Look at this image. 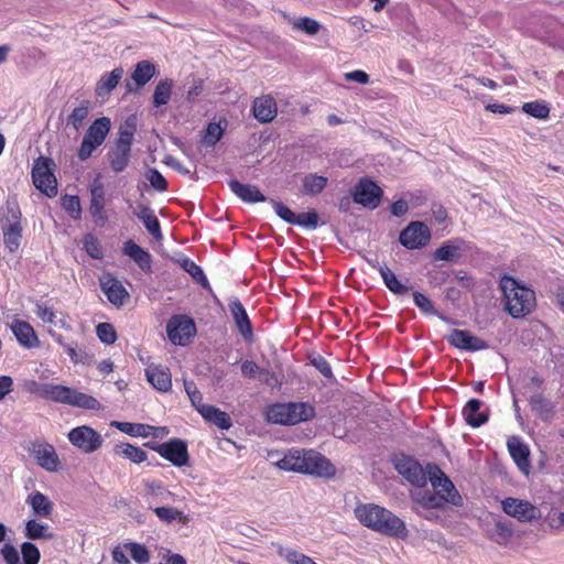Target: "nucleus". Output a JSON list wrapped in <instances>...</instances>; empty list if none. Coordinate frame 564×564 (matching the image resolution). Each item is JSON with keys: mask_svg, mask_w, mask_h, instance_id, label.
I'll use <instances>...</instances> for the list:
<instances>
[{"mask_svg": "<svg viewBox=\"0 0 564 564\" xmlns=\"http://www.w3.org/2000/svg\"><path fill=\"white\" fill-rule=\"evenodd\" d=\"M414 304L424 313H432L434 311V306L432 301L421 292L413 293Z\"/></svg>", "mask_w": 564, "mask_h": 564, "instance_id": "obj_62", "label": "nucleus"}, {"mask_svg": "<svg viewBox=\"0 0 564 564\" xmlns=\"http://www.w3.org/2000/svg\"><path fill=\"white\" fill-rule=\"evenodd\" d=\"M166 333L172 344L185 346L196 335V325L187 315H173L166 324Z\"/></svg>", "mask_w": 564, "mask_h": 564, "instance_id": "obj_11", "label": "nucleus"}, {"mask_svg": "<svg viewBox=\"0 0 564 564\" xmlns=\"http://www.w3.org/2000/svg\"><path fill=\"white\" fill-rule=\"evenodd\" d=\"M432 239L431 230L423 221H411L399 235V242L409 250L422 249Z\"/></svg>", "mask_w": 564, "mask_h": 564, "instance_id": "obj_12", "label": "nucleus"}, {"mask_svg": "<svg viewBox=\"0 0 564 564\" xmlns=\"http://www.w3.org/2000/svg\"><path fill=\"white\" fill-rule=\"evenodd\" d=\"M176 262L203 289L209 290V291L212 290L210 284L208 282V279L206 278V275L203 272L202 268L199 265H197L192 259H189L188 257L184 256V257L177 259Z\"/></svg>", "mask_w": 564, "mask_h": 564, "instance_id": "obj_36", "label": "nucleus"}, {"mask_svg": "<svg viewBox=\"0 0 564 564\" xmlns=\"http://www.w3.org/2000/svg\"><path fill=\"white\" fill-rule=\"evenodd\" d=\"M482 402L478 399H470L463 409V416L466 423L473 427H479L487 423L489 415L481 412Z\"/></svg>", "mask_w": 564, "mask_h": 564, "instance_id": "obj_31", "label": "nucleus"}, {"mask_svg": "<svg viewBox=\"0 0 564 564\" xmlns=\"http://www.w3.org/2000/svg\"><path fill=\"white\" fill-rule=\"evenodd\" d=\"M414 500L425 509H444L447 505L441 495L431 491L419 492Z\"/></svg>", "mask_w": 564, "mask_h": 564, "instance_id": "obj_43", "label": "nucleus"}, {"mask_svg": "<svg viewBox=\"0 0 564 564\" xmlns=\"http://www.w3.org/2000/svg\"><path fill=\"white\" fill-rule=\"evenodd\" d=\"M289 21L292 24L293 30L302 31L307 35H315L321 30L319 22L308 17L299 19L290 18Z\"/></svg>", "mask_w": 564, "mask_h": 564, "instance_id": "obj_46", "label": "nucleus"}, {"mask_svg": "<svg viewBox=\"0 0 564 564\" xmlns=\"http://www.w3.org/2000/svg\"><path fill=\"white\" fill-rule=\"evenodd\" d=\"M90 101L82 100L80 104L75 107L67 116V126H70L75 131L83 128L85 120L89 115Z\"/></svg>", "mask_w": 564, "mask_h": 564, "instance_id": "obj_39", "label": "nucleus"}, {"mask_svg": "<svg viewBox=\"0 0 564 564\" xmlns=\"http://www.w3.org/2000/svg\"><path fill=\"white\" fill-rule=\"evenodd\" d=\"M124 549L130 552L131 557L138 564H147L150 561V551L145 545L140 544L138 542H128L124 545Z\"/></svg>", "mask_w": 564, "mask_h": 564, "instance_id": "obj_48", "label": "nucleus"}, {"mask_svg": "<svg viewBox=\"0 0 564 564\" xmlns=\"http://www.w3.org/2000/svg\"><path fill=\"white\" fill-rule=\"evenodd\" d=\"M501 507L505 513L519 522H531L541 516L539 508L528 500L508 497L501 501Z\"/></svg>", "mask_w": 564, "mask_h": 564, "instance_id": "obj_15", "label": "nucleus"}, {"mask_svg": "<svg viewBox=\"0 0 564 564\" xmlns=\"http://www.w3.org/2000/svg\"><path fill=\"white\" fill-rule=\"evenodd\" d=\"M382 196V189L371 180L362 177L352 192V198L357 204L368 208L379 206Z\"/></svg>", "mask_w": 564, "mask_h": 564, "instance_id": "obj_16", "label": "nucleus"}, {"mask_svg": "<svg viewBox=\"0 0 564 564\" xmlns=\"http://www.w3.org/2000/svg\"><path fill=\"white\" fill-rule=\"evenodd\" d=\"M148 180L150 184L159 192H164L169 187L167 181L156 169H151L149 171Z\"/></svg>", "mask_w": 564, "mask_h": 564, "instance_id": "obj_61", "label": "nucleus"}, {"mask_svg": "<svg viewBox=\"0 0 564 564\" xmlns=\"http://www.w3.org/2000/svg\"><path fill=\"white\" fill-rule=\"evenodd\" d=\"M120 432L126 433L130 436H142L147 437L154 430V426L142 424V423H130V422H112Z\"/></svg>", "mask_w": 564, "mask_h": 564, "instance_id": "obj_42", "label": "nucleus"}, {"mask_svg": "<svg viewBox=\"0 0 564 564\" xmlns=\"http://www.w3.org/2000/svg\"><path fill=\"white\" fill-rule=\"evenodd\" d=\"M275 214L290 225H295L296 214L281 202L271 199Z\"/></svg>", "mask_w": 564, "mask_h": 564, "instance_id": "obj_57", "label": "nucleus"}, {"mask_svg": "<svg viewBox=\"0 0 564 564\" xmlns=\"http://www.w3.org/2000/svg\"><path fill=\"white\" fill-rule=\"evenodd\" d=\"M22 389L30 394L56 403L84 410L99 411L102 409L101 403L95 397L63 384L40 383L34 379H28L23 381Z\"/></svg>", "mask_w": 564, "mask_h": 564, "instance_id": "obj_1", "label": "nucleus"}, {"mask_svg": "<svg viewBox=\"0 0 564 564\" xmlns=\"http://www.w3.org/2000/svg\"><path fill=\"white\" fill-rule=\"evenodd\" d=\"M228 307L239 334L247 343H252L253 327L241 301L234 297L229 301Z\"/></svg>", "mask_w": 564, "mask_h": 564, "instance_id": "obj_19", "label": "nucleus"}, {"mask_svg": "<svg viewBox=\"0 0 564 564\" xmlns=\"http://www.w3.org/2000/svg\"><path fill=\"white\" fill-rule=\"evenodd\" d=\"M377 269L384 282V285L394 294L403 295L408 293L409 289L401 283L397 275L386 265L380 264L378 261L370 262Z\"/></svg>", "mask_w": 564, "mask_h": 564, "instance_id": "obj_33", "label": "nucleus"}, {"mask_svg": "<svg viewBox=\"0 0 564 564\" xmlns=\"http://www.w3.org/2000/svg\"><path fill=\"white\" fill-rule=\"evenodd\" d=\"M24 535L29 540H51L54 538V534L50 531L48 525L35 519L26 521Z\"/></svg>", "mask_w": 564, "mask_h": 564, "instance_id": "obj_37", "label": "nucleus"}, {"mask_svg": "<svg viewBox=\"0 0 564 564\" xmlns=\"http://www.w3.org/2000/svg\"><path fill=\"white\" fill-rule=\"evenodd\" d=\"M89 213L97 225L104 226L108 217L105 212V189L101 183L90 186Z\"/></svg>", "mask_w": 564, "mask_h": 564, "instance_id": "obj_22", "label": "nucleus"}, {"mask_svg": "<svg viewBox=\"0 0 564 564\" xmlns=\"http://www.w3.org/2000/svg\"><path fill=\"white\" fill-rule=\"evenodd\" d=\"M318 214L316 213V210L312 209L306 213L297 214L295 225L310 229H315L318 226Z\"/></svg>", "mask_w": 564, "mask_h": 564, "instance_id": "obj_56", "label": "nucleus"}, {"mask_svg": "<svg viewBox=\"0 0 564 564\" xmlns=\"http://www.w3.org/2000/svg\"><path fill=\"white\" fill-rule=\"evenodd\" d=\"M133 130L120 128L113 147L107 152V161L112 172H123L131 160Z\"/></svg>", "mask_w": 564, "mask_h": 564, "instance_id": "obj_7", "label": "nucleus"}, {"mask_svg": "<svg viewBox=\"0 0 564 564\" xmlns=\"http://www.w3.org/2000/svg\"><path fill=\"white\" fill-rule=\"evenodd\" d=\"M354 513L364 527L375 532L400 539L408 536V529L404 521L379 505L360 503L355 508Z\"/></svg>", "mask_w": 564, "mask_h": 564, "instance_id": "obj_2", "label": "nucleus"}, {"mask_svg": "<svg viewBox=\"0 0 564 564\" xmlns=\"http://www.w3.org/2000/svg\"><path fill=\"white\" fill-rule=\"evenodd\" d=\"M463 243L462 239L445 241L435 250L434 258L448 262L457 261L462 257L460 245Z\"/></svg>", "mask_w": 564, "mask_h": 564, "instance_id": "obj_35", "label": "nucleus"}, {"mask_svg": "<svg viewBox=\"0 0 564 564\" xmlns=\"http://www.w3.org/2000/svg\"><path fill=\"white\" fill-rule=\"evenodd\" d=\"M449 345L468 351H478L488 348V344L480 337L471 335L468 330L453 329L447 336Z\"/></svg>", "mask_w": 564, "mask_h": 564, "instance_id": "obj_21", "label": "nucleus"}, {"mask_svg": "<svg viewBox=\"0 0 564 564\" xmlns=\"http://www.w3.org/2000/svg\"><path fill=\"white\" fill-rule=\"evenodd\" d=\"M133 215L143 223L148 232L155 240H161L163 238L160 220L150 206L138 204L137 208L133 210Z\"/></svg>", "mask_w": 564, "mask_h": 564, "instance_id": "obj_25", "label": "nucleus"}, {"mask_svg": "<svg viewBox=\"0 0 564 564\" xmlns=\"http://www.w3.org/2000/svg\"><path fill=\"white\" fill-rule=\"evenodd\" d=\"M310 362L313 365L326 379H333V370L329 362L321 355L310 357Z\"/></svg>", "mask_w": 564, "mask_h": 564, "instance_id": "obj_59", "label": "nucleus"}, {"mask_svg": "<svg viewBox=\"0 0 564 564\" xmlns=\"http://www.w3.org/2000/svg\"><path fill=\"white\" fill-rule=\"evenodd\" d=\"M429 481L437 495H441L447 505L462 507L464 501L452 480L445 475L438 465L427 464Z\"/></svg>", "mask_w": 564, "mask_h": 564, "instance_id": "obj_8", "label": "nucleus"}, {"mask_svg": "<svg viewBox=\"0 0 564 564\" xmlns=\"http://www.w3.org/2000/svg\"><path fill=\"white\" fill-rule=\"evenodd\" d=\"M30 454L34 457L37 465L43 469L54 473L61 467L59 457L52 444L46 442H33Z\"/></svg>", "mask_w": 564, "mask_h": 564, "instance_id": "obj_18", "label": "nucleus"}, {"mask_svg": "<svg viewBox=\"0 0 564 564\" xmlns=\"http://www.w3.org/2000/svg\"><path fill=\"white\" fill-rule=\"evenodd\" d=\"M54 161L47 156L37 158L32 167L34 186L48 197L57 195V181L53 173Z\"/></svg>", "mask_w": 564, "mask_h": 564, "instance_id": "obj_9", "label": "nucleus"}, {"mask_svg": "<svg viewBox=\"0 0 564 564\" xmlns=\"http://www.w3.org/2000/svg\"><path fill=\"white\" fill-rule=\"evenodd\" d=\"M26 503L31 507L35 517L50 519L52 517L54 505L47 496L41 491H33L26 498Z\"/></svg>", "mask_w": 564, "mask_h": 564, "instance_id": "obj_30", "label": "nucleus"}, {"mask_svg": "<svg viewBox=\"0 0 564 564\" xmlns=\"http://www.w3.org/2000/svg\"><path fill=\"white\" fill-rule=\"evenodd\" d=\"M1 228L6 247L11 252L15 251L20 246L22 226H2Z\"/></svg>", "mask_w": 564, "mask_h": 564, "instance_id": "obj_47", "label": "nucleus"}, {"mask_svg": "<svg viewBox=\"0 0 564 564\" xmlns=\"http://www.w3.org/2000/svg\"><path fill=\"white\" fill-rule=\"evenodd\" d=\"M122 457L128 458L132 463L140 464L147 459V452L142 448L131 445L124 444L121 449L118 452Z\"/></svg>", "mask_w": 564, "mask_h": 564, "instance_id": "obj_53", "label": "nucleus"}, {"mask_svg": "<svg viewBox=\"0 0 564 564\" xmlns=\"http://www.w3.org/2000/svg\"><path fill=\"white\" fill-rule=\"evenodd\" d=\"M393 466L395 470L410 484L415 487L423 488L425 487L429 474L427 467L423 468V466L409 455H400L393 459Z\"/></svg>", "mask_w": 564, "mask_h": 564, "instance_id": "obj_10", "label": "nucleus"}, {"mask_svg": "<svg viewBox=\"0 0 564 564\" xmlns=\"http://www.w3.org/2000/svg\"><path fill=\"white\" fill-rule=\"evenodd\" d=\"M252 113L261 123L273 121L278 115V105L270 95L257 97L252 102Z\"/></svg>", "mask_w": 564, "mask_h": 564, "instance_id": "obj_23", "label": "nucleus"}, {"mask_svg": "<svg viewBox=\"0 0 564 564\" xmlns=\"http://www.w3.org/2000/svg\"><path fill=\"white\" fill-rule=\"evenodd\" d=\"M150 448L176 467L188 464L189 455L187 444L181 438H173L169 442L154 444L151 445Z\"/></svg>", "mask_w": 564, "mask_h": 564, "instance_id": "obj_13", "label": "nucleus"}, {"mask_svg": "<svg viewBox=\"0 0 564 564\" xmlns=\"http://www.w3.org/2000/svg\"><path fill=\"white\" fill-rule=\"evenodd\" d=\"M327 182V177L311 173L303 178V192L307 195H317L323 192Z\"/></svg>", "mask_w": 564, "mask_h": 564, "instance_id": "obj_44", "label": "nucleus"}, {"mask_svg": "<svg viewBox=\"0 0 564 564\" xmlns=\"http://www.w3.org/2000/svg\"><path fill=\"white\" fill-rule=\"evenodd\" d=\"M507 313L513 318H523L536 307L535 292L511 275L503 274L499 281Z\"/></svg>", "mask_w": 564, "mask_h": 564, "instance_id": "obj_4", "label": "nucleus"}, {"mask_svg": "<svg viewBox=\"0 0 564 564\" xmlns=\"http://www.w3.org/2000/svg\"><path fill=\"white\" fill-rule=\"evenodd\" d=\"M62 207L69 214V216L78 220L82 217L80 199L77 195H64L61 198Z\"/></svg>", "mask_w": 564, "mask_h": 564, "instance_id": "obj_50", "label": "nucleus"}, {"mask_svg": "<svg viewBox=\"0 0 564 564\" xmlns=\"http://www.w3.org/2000/svg\"><path fill=\"white\" fill-rule=\"evenodd\" d=\"M258 379L270 388H278L281 386V381L278 376L265 368L261 369L260 375H258Z\"/></svg>", "mask_w": 564, "mask_h": 564, "instance_id": "obj_63", "label": "nucleus"}, {"mask_svg": "<svg viewBox=\"0 0 564 564\" xmlns=\"http://www.w3.org/2000/svg\"><path fill=\"white\" fill-rule=\"evenodd\" d=\"M228 186L231 192L245 203L253 204L267 200V197L254 185L243 184L237 180H231L229 181Z\"/></svg>", "mask_w": 564, "mask_h": 564, "instance_id": "obj_26", "label": "nucleus"}, {"mask_svg": "<svg viewBox=\"0 0 564 564\" xmlns=\"http://www.w3.org/2000/svg\"><path fill=\"white\" fill-rule=\"evenodd\" d=\"M224 129L218 122H209L206 128L204 140L208 145H215L223 137Z\"/></svg>", "mask_w": 564, "mask_h": 564, "instance_id": "obj_58", "label": "nucleus"}, {"mask_svg": "<svg viewBox=\"0 0 564 564\" xmlns=\"http://www.w3.org/2000/svg\"><path fill=\"white\" fill-rule=\"evenodd\" d=\"M315 415V408L308 402L274 403L265 410L267 421L281 425H295Z\"/></svg>", "mask_w": 564, "mask_h": 564, "instance_id": "obj_5", "label": "nucleus"}, {"mask_svg": "<svg viewBox=\"0 0 564 564\" xmlns=\"http://www.w3.org/2000/svg\"><path fill=\"white\" fill-rule=\"evenodd\" d=\"M21 555L23 564H39L41 558L39 547L32 542H23L21 544Z\"/></svg>", "mask_w": 564, "mask_h": 564, "instance_id": "obj_54", "label": "nucleus"}, {"mask_svg": "<svg viewBox=\"0 0 564 564\" xmlns=\"http://www.w3.org/2000/svg\"><path fill=\"white\" fill-rule=\"evenodd\" d=\"M1 554L7 564H20V554L13 545L4 544Z\"/></svg>", "mask_w": 564, "mask_h": 564, "instance_id": "obj_64", "label": "nucleus"}, {"mask_svg": "<svg viewBox=\"0 0 564 564\" xmlns=\"http://www.w3.org/2000/svg\"><path fill=\"white\" fill-rule=\"evenodd\" d=\"M99 286L107 300L116 307L123 306L130 299V294L122 282L111 273H104L99 278Z\"/></svg>", "mask_w": 564, "mask_h": 564, "instance_id": "obj_17", "label": "nucleus"}, {"mask_svg": "<svg viewBox=\"0 0 564 564\" xmlns=\"http://www.w3.org/2000/svg\"><path fill=\"white\" fill-rule=\"evenodd\" d=\"M507 447L517 467L525 475L530 473V448L520 436L512 435L507 441Z\"/></svg>", "mask_w": 564, "mask_h": 564, "instance_id": "obj_20", "label": "nucleus"}, {"mask_svg": "<svg viewBox=\"0 0 564 564\" xmlns=\"http://www.w3.org/2000/svg\"><path fill=\"white\" fill-rule=\"evenodd\" d=\"M148 382L158 391L167 392L172 388V376L167 367L162 365H150L145 369Z\"/></svg>", "mask_w": 564, "mask_h": 564, "instance_id": "obj_24", "label": "nucleus"}, {"mask_svg": "<svg viewBox=\"0 0 564 564\" xmlns=\"http://www.w3.org/2000/svg\"><path fill=\"white\" fill-rule=\"evenodd\" d=\"M522 111L536 119H547L550 115V108L544 101L524 102Z\"/></svg>", "mask_w": 564, "mask_h": 564, "instance_id": "obj_49", "label": "nucleus"}, {"mask_svg": "<svg viewBox=\"0 0 564 564\" xmlns=\"http://www.w3.org/2000/svg\"><path fill=\"white\" fill-rule=\"evenodd\" d=\"M111 129V121L108 117L95 119L86 130L77 156L82 162L87 161L94 152L105 142Z\"/></svg>", "mask_w": 564, "mask_h": 564, "instance_id": "obj_6", "label": "nucleus"}, {"mask_svg": "<svg viewBox=\"0 0 564 564\" xmlns=\"http://www.w3.org/2000/svg\"><path fill=\"white\" fill-rule=\"evenodd\" d=\"M96 334L104 344L111 345L117 340V332L112 324L100 323L96 327Z\"/></svg>", "mask_w": 564, "mask_h": 564, "instance_id": "obj_55", "label": "nucleus"}, {"mask_svg": "<svg viewBox=\"0 0 564 564\" xmlns=\"http://www.w3.org/2000/svg\"><path fill=\"white\" fill-rule=\"evenodd\" d=\"M69 442L82 452L90 454L102 445L101 435L87 425L77 426L68 433Z\"/></svg>", "mask_w": 564, "mask_h": 564, "instance_id": "obj_14", "label": "nucleus"}, {"mask_svg": "<svg viewBox=\"0 0 564 564\" xmlns=\"http://www.w3.org/2000/svg\"><path fill=\"white\" fill-rule=\"evenodd\" d=\"M531 411L543 422H550L555 415V406L551 400L542 393H534L529 399Z\"/></svg>", "mask_w": 564, "mask_h": 564, "instance_id": "obj_29", "label": "nucleus"}, {"mask_svg": "<svg viewBox=\"0 0 564 564\" xmlns=\"http://www.w3.org/2000/svg\"><path fill=\"white\" fill-rule=\"evenodd\" d=\"M278 467L321 478H332L336 474L330 460L313 449H291L278 462Z\"/></svg>", "mask_w": 564, "mask_h": 564, "instance_id": "obj_3", "label": "nucleus"}, {"mask_svg": "<svg viewBox=\"0 0 564 564\" xmlns=\"http://www.w3.org/2000/svg\"><path fill=\"white\" fill-rule=\"evenodd\" d=\"M278 552L290 564H317L312 557L293 549L280 547Z\"/></svg>", "mask_w": 564, "mask_h": 564, "instance_id": "obj_51", "label": "nucleus"}, {"mask_svg": "<svg viewBox=\"0 0 564 564\" xmlns=\"http://www.w3.org/2000/svg\"><path fill=\"white\" fill-rule=\"evenodd\" d=\"M11 329L21 346L33 348L39 345L37 335L28 322L15 319L11 325Z\"/></svg>", "mask_w": 564, "mask_h": 564, "instance_id": "obj_28", "label": "nucleus"}, {"mask_svg": "<svg viewBox=\"0 0 564 564\" xmlns=\"http://www.w3.org/2000/svg\"><path fill=\"white\" fill-rule=\"evenodd\" d=\"M173 80L171 78L161 79L153 93V106L155 108L167 105L172 96Z\"/></svg>", "mask_w": 564, "mask_h": 564, "instance_id": "obj_41", "label": "nucleus"}, {"mask_svg": "<svg viewBox=\"0 0 564 564\" xmlns=\"http://www.w3.org/2000/svg\"><path fill=\"white\" fill-rule=\"evenodd\" d=\"M21 209L17 202H7L2 217L0 219L2 226H21Z\"/></svg>", "mask_w": 564, "mask_h": 564, "instance_id": "obj_45", "label": "nucleus"}, {"mask_svg": "<svg viewBox=\"0 0 564 564\" xmlns=\"http://www.w3.org/2000/svg\"><path fill=\"white\" fill-rule=\"evenodd\" d=\"M155 75V66L150 61H141L135 64L131 75L138 87H143Z\"/></svg>", "mask_w": 564, "mask_h": 564, "instance_id": "obj_38", "label": "nucleus"}, {"mask_svg": "<svg viewBox=\"0 0 564 564\" xmlns=\"http://www.w3.org/2000/svg\"><path fill=\"white\" fill-rule=\"evenodd\" d=\"M199 414L205 421L215 424L220 430H229L232 425L229 414L214 405L202 406Z\"/></svg>", "mask_w": 564, "mask_h": 564, "instance_id": "obj_32", "label": "nucleus"}, {"mask_svg": "<svg viewBox=\"0 0 564 564\" xmlns=\"http://www.w3.org/2000/svg\"><path fill=\"white\" fill-rule=\"evenodd\" d=\"M512 536V530L502 522H497L495 525V531L492 533V539L498 544H506L509 539Z\"/></svg>", "mask_w": 564, "mask_h": 564, "instance_id": "obj_60", "label": "nucleus"}, {"mask_svg": "<svg viewBox=\"0 0 564 564\" xmlns=\"http://www.w3.org/2000/svg\"><path fill=\"white\" fill-rule=\"evenodd\" d=\"M84 249L89 257L93 259H101L104 257V250L99 240L93 235L87 234L83 239Z\"/></svg>", "mask_w": 564, "mask_h": 564, "instance_id": "obj_52", "label": "nucleus"}, {"mask_svg": "<svg viewBox=\"0 0 564 564\" xmlns=\"http://www.w3.org/2000/svg\"><path fill=\"white\" fill-rule=\"evenodd\" d=\"M123 253L131 258L137 265L145 273H150L152 270V257L151 254L137 245L133 240L129 239L123 243Z\"/></svg>", "mask_w": 564, "mask_h": 564, "instance_id": "obj_27", "label": "nucleus"}, {"mask_svg": "<svg viewBox=\"0 0 564 564\" xmlns=\"http://www.w3.org/2000/svg\"><path fill=\"white\" fill-rule=\"evenodd\" d=\"M152 510L159 520L163 523L171 524L172 522L177 521L182 524H186L188 522L187 516H185L183 511L176 508L155 507Z\"/></svg>", "mask_w": 564, "mask_h": 564, "instance_id": "obj_40", "label": "nucleus"}, {"mask_svg": "<svg viewBox=\"0 0 564 564\" xmlns=\"http://www.w3.org/2000/svg\"><path fill=\"white\" fill-rule=\"evenodd\" d=\"M123 76V69L116 67L110 73L105 74L96 84L95 93L99 97L108 96L119 84Z\"/></svg>", "mask_w": 564, "mask_h": 564, "instance_id": "obj_34", "label": "nucleus"}]
</instances>
